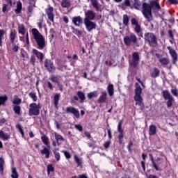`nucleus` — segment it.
Instances as JSON below:
<instances>
[{
	"mask_svg": "<svg viewBox=\"0 0 178 178\" xmlns=\"http://www.w3.org/2000/svg\"><path fill=\"white\" fill-rule=\"evenodd\" d=\"M5 35V30L0 29V47H2V37Z\"/></svg>",
	"mask_w": 178,
	"mask_h": 178,
	"instance_id": "nucleus-52",
	"label": "nucleus"
},
{
	"mask_svg": "<svg viewBox=\"0 0 178 178\" xmlns=\"http://www.w3.org/2000/svg\"><path fill=\"white\" fill-rule=\"evenodd\" d=\"M95 13L91 10H88L85 12V18L83 20H95Z\"/></svg>",
	"mask_w": 178,
	"mask_h": 178,
	"instance_id": "nucleus-17",
	"label": "nucleus"
},
{
	"mask_svg": "<svg viewBox=\"0 0 178 178\" xmlns=\"http://www.w3.org/2000/svg\"><path fill=\"white\" fill-rule=\"evenodd\" d=\"M107 92L109 97H113V94H115V88H113V84L109 83L107 86Z\"/></svg>",
	"mask_w": 178,
	"mask_h": 178,
	"instance_id": "nucleus-24",
	"label": "nucleus"
},
{
	"mask_svg": "<svg viewBox=\"0 0 178 178\" xmlns=\"http://www.w3.org/2000/svg\"><path fill=\"white\" fill-rule=\"evenodd\" d=\"M53 154L54 155L56 161L57 162H59V161H60V154L58 152H56L55 150Z\"/></svg>",
	"mask_w": 178,
	"mask_h": 178,
	"instance_id": "nucleus-46",
	"label": "nucleus"
},
{
	"mask_svg": "<svg viewBox=\"0 0 178 178\" xmlns=\"http://www.w3.org/2000/svg\"><path fill=\"white\" fill-rule=\"evenodd\" d=\"M79 98L80 99L81 104H83L84 101H86V94L81 91H77L76 92V96L74 95L73 97L74 101H79Z\"/></svg>",
	"mask_w": 178,
	"mask_h": 178,
	"instance_id": "nucleus-16",
	"label": "nucleus"
},
{
	"mask_svg": "<svg viewBox=\"0 0 178 178\" xmlns=\"http://www.w3.org/2000/svg\"><path fill=\"white\" fill-rule=\"evenodd\" d=\"M83 23L85 24L87 31H88L89 33L90 31H92V30H95V29H97V23L93 22L92 21L86 19L83 20Z\"/></svg>",
	"mask_w": 178,
	"mask_h": 178,
	"instance_id": "nucleus-13",
	"label": "nucleus"
},
{
	"mask_svg": "<svg viewBox=\"0 0 178 178\" xmlns=\"http://www.w3.org/2000/svg\"><path fill=\"white\" fill-rule=\"evenodd\" d=\"M31 33L33 38L38 45V49H44V48H45V38L44 35L35 28L31 29Z\"/></svg>",
	"mask_w": 178,
	"mask_h": 178,
	"instance_id": "nucleus-2",
	"label": "nucleus"
},
{
	"mask_svg": "<svg viewBox=\"0 0 178 178\" xmlns=\"http://www.w3.org/2000/svg\"><path fill=\"white\" fill-rule=\"evenodd\" d=\"M41 140L44 145L49 147V138H48V136L44 135L41 137Z\"/></svg>",
	"mask_w": 178,
	"mask_h": 178,
	"instance_id": "nucleus-36",
	"label": "nucleus"
},
{
	"mask_svg": "<svg viewBox=\"0 0 178 178\" xmlns=\"http://www.w3.org/2000/svg\"><path fill=\"white\" fill-rule=\"evenodd\" d=\"M131 24L132 26H137L138 25V22L137 21V19H136V18H132L131 19Z\"/></svg>",
	"mask_w": 178,
	"mask_h": 178,
	"instance_id": "nucleus-55",
	"label": "nucleus"
},
{
	"mask_svg": "<svg viewBox=\"0 0 178 178\" xmlns=\"http://www.w3.org/2000/svg\"><path fill=\"white\" fill-rule=\"evenodd\" d=\"M9 38H10V41L11 44H14L15 40H16V31H10Z\"/></svg>",
	"mask_w": 178,
	"mask_h": 178,
	"instance_id": "nucleus-33",
	"label": "nucleus"
},
{
	"mask_svg": "<svg viewBox=\"0 0 178 178\" xmlns=\"http://www.w3.org/2000/svg\"><path fill=\"white\" fill-rule=\"evenodd\" d=\"M135 96L134 99L136 102V105H138L140 107L144 106V103L143 102V97H141V93L143 92V89L138 83H135Z\"/></svg>",
	"mask_w": 178,
	"mask_h": 178,
	"instance_id": "nucleus-4",
	"label": "nucleus"
},
{
	"mask_svg": "<svg viewBox=\"0 0 178 178\" xmlns=\"http://www.w3.org/2000/svg\"><path fill=\"white\" fill-rule=\"evenodd\" d=\"M156 162L157 163V166H158L159 165H161V162H163V159L161 157H157L156 159Z\"/></svg>",
	"mask_w": 178,
	"mask_h": 178,
	"instance_id": "nucleus-60",
	"label": "nucleus"
},
{
	"mask_svg": "<svg viewBox=\"0 0 178 178\" xmlns=\"http://www.w3.org/2000/svg\"><path fill=\"white\" fill-rule=\"evenodd\" d=\"M42 149L40 150V154L45 155L46 159H49L51 155V146H42Z\"/></svg>",
	"mask_w": 178,
	"mask_h": 178,
	"instance_id": "nucleus-15",
	"label": "nucleus"
},
{
	"mask_svg": "<svg viewBox=\"0 0 178 178\" xmlns=\"http://www.w3.org/2000/svg\"><path fill=\"white\" fill-rule=\"evenodd\" d=\"M101 94L97 102L98 104H105L106 102V91H102Z\"/></svg>",
	"mask_w": 178,
	"mask_h": 178,
	"instance_id": "nucleus-20",
	"label": "nucleus"
},
{
	"mask_svg": "<svg viewBox=\"0 0 178 178\" xmlns=\"http://www.w3.org/2000/svg\"><path fill=\"white\" fill-rule=\"evenodd\" d=\"M29 97L33 99V102H37L38 97L34 92H31L29 93Z\"/></svg>",
	"mask_w": 178,
	"mask_h": 178,
	"instance_id": "nucleus-39",
	"label": "nucleus"
},
{
	"mask_svg": "<svg viewBox=\"0 0 178 178\" xmlns=\"http://www.w3.org/2000/svg\"><path fill=\"white\" fill-rule=\"evenodd\" d=\"M129 20L130 19H129V15H127V14H124L123 15V19H122L123 24L124 26H129Z\"/></svg>",
	"mask_w": 178,
	"mask_h": 178,
	"instance_id": "nucleus-44",
	"label": "nucleus"
},
{
	"mask_svg": "<svg viewBox=\"0 0 178 178\" xmlns=\"http://www.w3.org/2000/svg\"><path fill=\"white\" fill-rule=\"evenodd\" d=\"M18 33L19 34H22V35L26 34V29L24 28V25L22 24L21 26H18Z\"/></svg>",
	"mask_w": 178,
	"mask_h": 178,
	"instance_id": "nucleus-43",
	"label": "nucleus"
},
{
	"mask_svg": "<svg viewBox=\"0 0 178 178\" xmlns=\"http://www.w3.org/2000/svg\"><path fill=\"white\" fill-rule=\"evenodd\" d=\"M54 137L55 140H53L51 143L54 147H56V144L59 146L65 141V138L56 132L54 133Z\"/></svg>",
	"mask_w": 178,
	"mask_h": 178,
	"instance_id": "nucleus-12",
	"label": "nucleus"
},
{
	"mask_svg": "<svg viewBox=\"0 0 178 178\" xmlns=\"http://www.w3.org/2000/svg\"><path fill=\"white\" fill-rule=\"evenodd\" d=\"M74 161H75L77 166H80L81 168H83V160L79 158V156H77V155H74Z\"/></svg>",
	"mask_w": 178,
	"mask_h": 178,
	"instance_id": "nucleus-34",
	"label": "nucleus"
},
{
	"mask_svg": "<svg viewBox=\"0 0 178 178\" xmlns=\"http://www.w3.org/2000/svg\"><path fill=\"white\" fill-rule=\"evenodd\" d=\"M62 152H63V154H64V155L67 159H70V158H72V154H70V152H69L66 150H63Z\"/></svg>",
	"mask_w": 178,
	"mask_h": 178,
	"instance_id": "nucleus-51",
	"label": "nucleus"
},
{
	"mask_svg": "<svg viewBox=\"0 0 178 178\" xmlns=\"http://www.w3.org/2000/svg\"><path fill=\"white\" fill-rule=\"evenodd\" d=\"M103 147H104V148L106 149H108V148H109V147H111V141L107 140L104 145Z\"/></svg>",
	"mask_w": 178,
	"mask_h": 178,
	"instance_id": "nucleus-56",
	"label": "nucleus"
},
{
	"mask_svg": "<svg viewBox=\"0 0 178 178\" xmlns=\"http://www.w3.org/2000/svg\"><path fill=\"white\" fill-rule=\"evenodd\" d=\"M149 136H155L156 134V126L150 125L149 127Z\"/></svg>",
	"mask_w": 178,
	"mask_h": 178,
	"instance_id": "nucleus-31",
	"label": "nucleus"
},
{
	"mask_svg": "<svg viewBox=\"0 0 178 178\" xmlns=\"http://www.w3.org/2000/svg\"><path fill=\"white\" fill-rule=\"evenodd\" d=\"M21 56L25 59H29V54H27V51H24L23 49H21Z\"/></svg>",
	"mask_w": 178,
	"mask_h": 178,
	"instance_id": "nucleus-47",
	"label": "nucleus"
},
{
	"mask_svg": "<svg viewBox=\"0 0 178 178\" xmlns=\"http://www.w3.org/2000/svg\"><path fill=\"white\" fill-rule=\"evenodd\" d=\"M161 94L164 99L167 101V108H171L172 105H173V102H175V98H173V96L170 95V92H169V90H163Z\"/></svg>",
	"mask_w": 178,
	"mask_h": 178,
	"instance_id": "nucleus-8",
	"label": "nucleus"
},
{
	"mask_svg": "<svg viewBox=\"0 0 178 178\" xmlns=\"http://www.w3.org/2000/svg\"><path fill=\"white\" fill-rule=\"evenodd\" d=\"M124 44L126 47H131V45L140 47V45H138L137 35H136L134 33H130L129 35L124 37Z\"/></svg>",
	"mask_w": 178,
	"mask_h": 178,
	"instance_id": "nucleus-3",
	"label": "nucleus"
},
{
	"mask_svg": "<svg viewBox=\"0 0 178 178\" xmlns=\"http://www.w3.org/2000/svg\"><path fill=\"white\" fill-rule=\"evenodd\" d=\"M6 101H8V96L6 95L0 96V106H1V105L5 106Z\"/></svg>",
	"mask_w": 178,
	"mask_h": 178,
	"instance_id": "nucleus-37",
	"label": "nucleus"
},
{
	"mask_svg": "<svg viewBox=\"0 0 178 178\" xmlns=\"http://www.w3.org/2000/svg\"><path fill=\"white\" fill-rule=\"evenodd\" d=\"M13 111L15 115H17L18 116L22 115V107L19 105H15L13 108Z\"/></svg>",
	"mask_w": 178,
	"mask_h": 178,
	"instance_id": "nucleus-28",
	"label": "nucleus"
},
{
	"mask_svg": "<svg viewBox=\"0 0 178 178\" xmlns=\"http://www.w3.org/2000/svg\"><path fill=\"white\" fill-rule=\"evenodd\" d=\"M32 54L35 55L38 59H40V60L42 62V60L44 59V54L35 49H33Z\"/></svg>",
	"mask_w": 178,
	"mask_h": 178,
	"instance_id": "nucleus-22",
	"label": "nucleus"
},
{
	"mask_svg": "<svg viewBox=\"0 0 178 178\" xmlns=\"http://www.w3.org/2000/svg\"><path fill=\"white\" fill-rule=\"evenodd\" d=\"M88 99H92V98H98V92L93 91L87 94Z\"/></svg>",
	"mask_w": 178,
	"mask_h": 178,
	"instance_id": "nucleus-32",
	"label": "nucleus"
},
{
	"mask_svg": "<svg viewBox=\"0 0 178 178\" xmlns=\"http://www.w3.org/2000/svg\"><path fill=\"white\" fill-rule=\"evenodd\" d=\"M123 124V120H120L118 124V143L120 145H122L123 144V138H124V129L122 128V124Z\"/></svg>",
	"mask_w": 178,
	"mask_h": 178,
	"instance_id": "nucleus-9",
	"label": "nucleus"
},
{
	"mask_svg": "<svg viewBox=\"0 0 178 178\" xmlns=\"http://www.w3.org/2000/svg\"><path fill=\"white\" fill-rule=\"evenodd\" d=\"M3 166H5V160L0 157V174L3 175Z\"/></svg>",
	"mask_w": 178,
	"mask_h": 178,
	"instance_id": "nucleus-38",
	"label": "nucleus"
},
{
	"mask_svg": "<svg viewBox=\"0 0 178 178\" xmlns=\"http://www.w3.org/2000/svg\"><path fill=\"white\" fill-rule=\"evenodd\" d=\"M16 129H18L19 130V132L21 134L23 132V128H22V125L20 124H17L16 126H15Z\"/></svg>",
	"mask_w": 178,
	"mask_h": 178,
	"instance_id": "nucleus-61",
	"label": "nucleus"
},
{
	"mask_svg": "<svg viewBox=\"0 0 178 178\" xmlns=\"http://www.w3.org/2000/svg\"><path fill=\"white\" fill-rule=\"evenodd\" d=\"M41 109V104L38 103H31L29 104V116H38L40 115V110Z\"/></svg>",
	"mask_w": 178,
	"mask_h": 178,
	"instance_id": "nucleus-7",
	"label": "nucleus"
},
{
	"mask_svg": "<svg viewBox=\"0 0 178 178\" xmlns=\"http://www.w3.org/2000/svg\"><path fill=\"white\" fill-rule=\"evenodd\" d=\"M144 38L145 41H146V42H148L150 47H158V38H156V35H155V34L151 32L145 33L144 35Z\"/></svg>",
	"mask_w": 178,
	"mask_h": 178,
	"instance_id": "nucleus-5",
	"label": "nucleus"
},
{
	"mask_svg": "<svg viewBox=\"0 0 178 178\" xmlns=\"http://www.w3.org/2000/svg\"><path fill=\"white\" fill-rule=\"evenodd\" d=\"M59 99H60V94L56 93L54 96V105L56 108H58V105L59 104Z\"/></svg>",
	"mask_w": 178,
	"mask_h": 178,
	"instance_id": "nucleus-25",
	"label": "nucleus"
},
{
	"mask_svg": "<svg viewBox=\"0 0 178 178\" xmlns=\"http://www.w3.org/2000/svg\"><path fill=\"white\" fill-rule=\"evenodd\" d=\"M92 6L95 8L97 12H99V6H98V2L97 0H90Z\"/></svg>",
	"mask_w": 178,
	"mask_h": 178,
	"instance_id": "nucleus-42",
	"label": "nucleus"
},
{
	"mask_svg": "<svg viewBox=\"0 0 178 178\" xmlns=\"http://www.w3.org/2000/svg\"><path fill=\"white\" fill-rule=\"evenodd\" d=\"M19 49H20V47H19L16 44L13 43V47H12L13 52L16 53V52H17L19 51Z\"/></svg>",
	"mask_w": 178,
	"mask_h": 178,
	"instance_id": "nucleus-50",
	"label": "nucleus"
},
{
	"mask_svg": "<svg viewBox=\"0 0 178 178\" xmlns=\"http://www.w3.org/2000/svg\"><path fill=\"white\" fill-rule=\"evenodd\" d=\"M149 156L150 158V161H152L153 168L155 169V170L159 172L161 169L159 168V167H158V165L156 164V162H155V160H154V156L152 155V154H149Z\"/></svg>",
	"mask_w": 178,
	"mask_h": 178,
	"instance_id": "nucleus-27",
	"label": "nucleus"
},
{
	"mask_svg": "<svg viewBox=\"0 0 178 178\" xmlns=\"http://www.w3.org/2000/svg\"><path fill=\"white\" fill-rule=\"evenodd\" d=\"M44 66L49 73H55L56 72V67L50 59L46 58L44 60Z\"/></svg>",
	"mask_w": 178,
	"mask_h": 178,
	"instance_id": "nucleus-10",
	"label": "nucleus"
},
{
	"mask_svg": "<svg viewBox=\"0 0 178 178\" xmlns=\"http://www.w3.org/2000/svg\"><path fill=\"white\" fill-rule=\"evenodd\" d=\"M75 129H76V130H79V131H81L83 130V127L80 124H76Z\"/></svg>",
	"mask_w": 178,
	"mask_h": 178,
	"instance_id": "nucleus-64",
	"label": "nucleus"
},
{
	"mask_svg": "<svg viewBox=\"0 0 178 178\" xmlns=\"http://www.w3.org/2000/svg\"><path fill=\"white\" fill-rule=\"evenodd\" d=\"M8 10V4H3L2 12L5 13Z\"/></svg>",
	"mask_w": 178,
	"mask_h": 178,
	"instance_id": "nucleus-62",
	"label": "nucleus"
},
{
	"mask_svg": "<svg viewBox=\"0 0 178 178\" xmlns=\"http://www.w3.org/2000/svg\"><path fill=\"white\" fill-rule=\"evenodd\" d=\"M46 14L47 15L48 19L50 22H52L54 23V7L49 6L48 8L45 9Z\"/></svg>",
	"mask_w": 178,
	"mask_h": 178,
	"instance_id": "nucleus-18",
	"label": "nucleus"
},
{
	"mask_svg": "<svg viewBox=\"0 0 178 178\" xmlns=\"http://www.w3.org/2000/svg\"><path fill=\"white\" fill-rule=\"evenodd\" d=\"M11 177L12 178H19V174L17 173V170H16V168L13 167L12 168L11 170Z\"/></svg>",
	"mask_w": 178,
	"mask_h": 178,
	"instance_id": "nucleus-40",
	"label": "nucleus"
},
{
	"mask_svg": "<svg viewBox=\"0 0 178 178\" xmlns=\"http://www.w3.org/2000/svg\"><path fill=\"white\" fill-rule=\"evenodd\" d=\"M35 60H37V59L35 58V56L34 55L31 56V58H30L31 65H32L33 66H35Z\"/></svg>",
	"mask_w": 178,
	"mask_h": 178,
	"instance_id": "nucleus-49",
	"label": "nucleus"
},
{
	"mask_svg": "<svg viewBox=\"0 0 178 178\" xmlns=\"http://www.w3.org/2000/svg\"><path fill=\"white\" fill-rule=\"evenodd\" d=\"M167 49L169 51V54L171 56V62L172 65H176L177 63V59H178V55L177 52H176V50L172 48V47L168 46L167 47Z\"/></svg>",
	"mask_w": 178,
	"mask_h": 178,
	"instance_id": "nucleus-11",
	"label": "nucleus"
},
{
	"mask_svg": "<svg viewBox=\"0 0 178 178\" xmlns=\"http://www.w3.org/2000/svg\"><path fill=\"white\" fill-rule=\"evenodd\" d=\"M138 63H140V54L135 51L132 54L131 59L129 60L130 69H137Z\"/></svg>",
	"mask_w": 178,
	"mask_h": 178,
	"instance_id": "nucleus-6",
	"label": "nucleus"
},
{
	"mask_svg": "<svg viewBox=\"0 0 178 178\" xmlns=\"http://www.w3.org/2000/svg\"><path fill=\"white\" fill-rule=\"evenodd\" d=\"M34 6H33V4H31L29 7H28V13H33V10L34 9Z\"/></svg>",
	"mask_w": 178,
	"mask_h": 178,
	"instance_id": "nucleus-58",
	"label": "nucleus"
},
{
	"mask_svg": "<svg viewBox=\"0 0 178 178\" xmlns=\"http://www.w3.org/2000/svg\"><path fill=\"white\" fill-rule=\"evenodd\" d=\"M49 80H51V81H52L53 83H56L57 82V81L59 80V78L57 76L51 75L49 78Z\"/></svg>",
	"mask_w": 178,
	"mask_h": 178,
	"instance_id": "nucleus-53",
	"label": "nucleus"
},
{
	"mask_svg": "<svg viewBox=\"0 0 178 178\" xmlns=\"http://www.w3.org/2000/svg\"><path fill=\"white\" fill-rule=\"evenodd\" d=\"M171 93L174 97H178L177 89H171Z\"/></svg>",
	"mask_w": 178,
	"mask_h": 178,
	"instance_id": "nucleus-59",
	"label": "nucleus"
},
{
	"mask_svg": "<svg viewBox=\"0 0 178 178\" xmlns=\"http://www.w3.org/2000/svg\"><path fill=\"white\" fill-rule=\"evenodd\" d=\"M55 170V168L54 167V165L52 164H49L47 165V173L48 175H49V173H51V172H54Z\"/></svg>",
	"mask_w": 178,
	"mask_h": 178,
	"instance_id": "nucleus-48",
	"label": "nucleus"
},
{
	"mask_svg": "<svg viewBox=\"0 0 178 178\" xmlns=\"http://www.w3.org/2000/svg\"><path fill=\"white\" fill-rule=\"evenodd\" d=\"M131 147H133V142L132 141H129V144L127 146V148L128 149V151L129 152H131Z\"/></svg>",
	"mask_w": 178,
	"mask_h": 178,
	"instance_id": "nucleus-57",
	"label": "nucleus"
},
{
	"mask_svg": "<svg viewBox=\"0 0 178 178\" xmlns=\"http://www.w3.org/2000/svg\"><path fill=\"white\" fill-rule=\"evenodd\" d=\"M0 138H1V140L3 141H8V140L10 138V135L3 132L2 130H0Z\"/></svg>",
	"mask_w": 178,
	"mask_h": 178,
	"instance_id": "nucleus-26",
	"label": "nucleus"
},
{
	"mask_svg": "<svg viewBox=\"0 0 178 178\" xmlns=\"http://www.w3.org/2000/svg\"><path fill=\"white\" fill-rule=\"evenodd\" d=\"M65 111L66 112V113H72V115H74V117L76 118V119H79V118H80V112L79 111V110L72 106L66 107Z\"/></svg>",
	"mask_w": 178,
	"mask_h": 178,
	"instance_id": "nucleus-14",
	"label": "nucleus"
},
{
	"mask_svg": "<svg viewBox=\"0 0 178 178\" xmlns=\"http://www.w3.org/2000/svg\"><path fill=\"white\" fill-rule=\"evenodd\" d=\"M159 74H161V70L156 67H154L150 71V76L152 79H156V77H159Z\"/></svg>",
	"mask_w": 178,
	"mask_h": 178,
	"instance_id": "nucleus-21",
	"label": "nucleus"
},
{
	"mask_svg": "<svg viewBox=\"0 0 178 178\" xmlns=\"http://www.w3.org/2000/svg\"><path fill=\"white\" fill-rule=\"evenodd\" d=\"M134 31L135 33H136L138 37H141V38L143 37V29L141 28V26L139 24L135 26Z\"/></svg>",
	"mask_w": 178,
	"mask_h": 178,
	"instance_id": "nucleus-23",
	"label": "nucleus"
},
{
	"mask_svg": "<svg viewBox=\"0 0 178 178\" xmlns=\"http://www.w3.org/2000/svg\"><path fill=\"white\" fill-rule=\"evenodd\" d=\"M84 20H83V17L81 16H76L72 17V23L74 24V26H76V27H80L81 24H83Z\"/></svg>",
	"mask_w": 178,
	"mask_h": 178,
	"instance_id": "nucleus-19",
	"label": "nucleus"
},
{
	"mask_svg": "<svg viewBox=\"0 0 178 178\" xmlns=\"http://www.w3.org/2000/svg\"><path fill=\"white\" fill-rule=\"evenodd\" d=\"M152 8L157 10H160V12L162 13L161 14H159V17H162L165 14V12L161 8L159 3L155 1L150 2V4L145 2L142 5V14L147 22H152V20H154V17H152Z\"/></svg>",
	"mask_w": 178,
	"mask_h": 178,
	"instance_id": "nucleus-1",
	"label": "nucleus"
},
{
	"mask_svg": "<svg viewBox=\"0 0 178 178\" xmlns=\"http://www.w3.org/2000/svg\"><path fill=\"white\" fill-rule=\"evenodd\" d=\"M22 9H23V5L20 1L17 2V8L15 10L16 15H19L22 13Z\"/></svg>",
	"mask_w": 178,
	"mask_h": 178,
	"instance_id": "nucleus-29",
	"label": "nucleus"
},
{
	"mask_svg": "<svg viewBox=\"0 0 178 178\" xmlns=\"http://www.w3.org/2000/svg\"><path fill=\"white\" fill-rule=\"evenodd\" d=\"M71 3L72 1L70 0H62L60 5L62 8H69Z\"/></svg>",
	"mask_w": 178,
	"mask_h": 178,
	"instance_id": "nucleus-35",
	"label": "nucleus"
},
{
	"mask_svg": "<svg viewBox=\"0 0 178 178\" xmlns=\"http://www.w3.org/2000/svg\"><path fill=\"white\" fill-rule=\"evenodd\" d=\"M131 1L130 0H124V1L122 3L123 6L130 7L131 6Z\"/></svg>",
	"mask_w": 178,
	"mask_h": 178,
	"instance_id": "nucleus-54",
	"label": "nucleus"
},
{
	"mask_svg": "<svg viewBox=\"0 0 178 178\" xmlns=\"http://www.w3.org/2000/svg\"><path fill=\"white\" fill-rule=\"evenodd\" d=\"M171 5H178V1L177 0H168Z\"/></svg>",
	"mask_w": 178,
	"mask_h": 178,
	"instance_id": "nucleus-63",
	"label": "nucleus"
},
{
	"mask_svg": "<svg viewBox=\"0 0 178 178\" xmlns=\"http://www.w3.org/2000/svg\"><path fill=\"white\" fill-rule=\"evenodd\" d=\"M13 104L14 105H18V106L20 105V104H22V99L18 98L17 95H15L13 101Z\"/></svg>",
	"mask_w": 178,
	"mask_h": 178,
	"instance_id": "nucleus-41",
	"label": "nucleus"
},
{
	"mask_svg": "<svg viewBox=\"0 0 178 178\" xmlns=\"http://www.w3.org/2000/svg\"><path fill=\"white\" fill-rule=\"evenodd\" d=\"M159 63L163 65V66H167L170 63V60L168 58L163 57L159 60Z\"/></svg>",
	"mask_w": 178,
	"mask_h": 178,
	"instance_id": "nucleus-30",
	"label": "nucleus"
},
{
	"mask_svg": "<svg viewBox=\"0 0 178 178\" xmlns=\"http://www.w3.org/2000/svg\"><path fill=\"white\" fill-rule=\"evenodd\" d=\"M140 6H141V1H140V0H134V8L136 9V10H140Z\"/></svg>",
	"mask_w": 178,
	"mask_h": 178,
	"instance_id": "nucleus-45",
	"label": "nucleus"
}]
</instances>
